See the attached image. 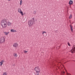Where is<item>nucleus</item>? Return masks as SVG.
Segmentation results:
<instances>
[{
    "label": "nucleus",
    "mask_w": 75,
    "mask_h": 75,
    "mask_svg": "<svg viewBox=\"0 0 75 75\" xmlns=\"http://www.w3.org/2000/svg\"><path fill=\"white\" fill-rule=\"evenodd\" d=\"M14 56H15V57H17V54H14Z\"/></svg>",
    "instance_id": "a211bd4d"
},
{
    "label": "nucleus",
    "mask_w": 75,
    "mask_h": 75,
    "mask_svg": "<svg viewBox=\"0 0 75 75\" xmlns=\"http://www.w3.org/2000/svg\"><path fill=\"white\" fill-rule=\"evenodd\" d=\"M4 62V61L2 60L1 62H0V66H1L3 65V63Z\"/></svg>",
    "instance_id": "f8f14e48"
},
{
    "label": "nucleus",
    "mask_w": 75,
    "mask_h": 75,
    "mask_svg": "<svg viewBox=\"0 0 75 75\" xmlns=\"http://www.w3.org/2000/svg\"><path fill=\"white\" fill-rule=\"evenodd\" d=\"M4 75H7V74H6V73H4L3 74Z\"/></svg>",
    "instance_id": "5701e85b"
},
{
    "label": "nucleus",
    "mask_w": 75,
    "mask_h": 75,
    "mask_svg": "<svg viewBox=\"0 0 75 75\" xmlns=\"http://www.w3.org/2000/svg\"><path fill=\"white\" fill-rule=\"evenodd\" d=\"M55 62H57L58 64H61V61H58L57 59L54 60L52 61L51 63H50V65L51 66L54 67V66H56V64H55Z\"/></svg>",
    "instance_id": "f03ea898"
},
{
    "label": "nucleus",
    "mask_w": 75,
    "mask_h": 75,
    "mask_svg": "<svg viewBox=\"0 0 75 75\" xmlns=\"http://www.w3.org/2000/svg\"><path fill=\"white\" fill-rule=\"evenodd\" d=\"M70 27V29L71 31L72 32H73V27H72V26L71 25H69Z\"/></svg>",
    "instance_id": "9d476101"
},
{
    "label": "nucleus",
    "mask_w": 75,
    "mask_h": 75,
    "mask_svg": "<svg viewBox=\"0 0 75 75\" xmlns=\"http://www.w3.org/2000/svg\"><path fill=\"white\" fill-rule=\"evenodd\" d=\"M71 53H75V45H73L72 48L70 51Z\"/></svg>",
    "instance_id": "423d86ee"
},
{
    "label": "nucleus",
    "mask_w": 75,
    "mask_h": 75,
    "mask_svg": "<svg viewBox=\"0 0 75 75\" xmlns=\"http://www.w3.org/2000/svg\"><path fill=\"white\" fill-rule=\"evenodd\" d=\"M23 3V1L22 0H21L20 1V5L21 6L22 4V3Z\"/></svg>",
    "instance_id": "dca6fc26"
},
{
    "label": "nucleus",
    "mask_w": 75,
    "mask_h": 75,
    "mask_svg": "<svg viewBox=\"0 0 75 75\" xmlns=\"http://www.w3.org/2000/svg\"><path fill=\"white\" fill-rule=\"evenodd\" d=\"M36 11H34V12H33V14H36Z\"/></svg>",
    "instance_id": "6ab92c4d"
},
{
    "label": "nucleus",
    "mask_w": 75,
    "mask_h": 75,
    "mask_svg": "<svg viewBox=\"0 0 75 75\" xmlns=\"http://www.w3.org/2000/svg\"><path fill=\"white\" fill-rule=\"evenodd\" d=\"M5 41V38L4 37H2L0 39V43H3Z\"/></svg>",
    "instance_id": "39448f33"
},
{
    "label": "nucleus",
    "mask_w": 75,
    "mask_h": 75,
    "mask_svg": "<svg viewBox=\"0 0 75 75\" xmlns=\"http://www.w3.org/2000/svg\"><path fill=\"white\" fill-rule=\"evenodd\" d=\"M11 32H17V31H16L15 30H13V29H11Z\"/></svg>",
    "instance_id": "4468645a"
},
{
    "label": "nucleus",
    "mask_w": 75,
    "mask_h": 75,
    "mask_svg": "<svg viewBox=\"0 0 75 75\" xmlns=\"http://www.w3.org/2000/svg\"><path fill=\"white\" fill-rule=\"evenodd\" d=\"M7 20L3 19L1 22V25L3 28H5L7 27Z\"/></svg>",
    "instance_id": "f257e3e1"
},
{
    "label": "nucleus",
    "mask_w": 75,
    "mask_h": 75,
    "mask_svg": "<svg viewBox=\"0 0 75 75\" xmlns=\"http://www.w3.org/2000/svg\"><path fill=\"white\" fill-rule=\"evenodd\" d=\"M24 53L25 54H26V53H27V52H28V51H24Z\"/></svg>",
    "instance_id": "aec40b11"
},
{
    "label": "nucleus",
    "mask_w": 75,
    "mask_h": 75,
    "mask_svg": "<svg viewBox=\"0 0 75 75\" xmlns=\"http://www.w3.org/2000/svg\"><path fill=\"white\" fill-rule=\"evenodd\" d=\"M18 12H19V13H20L21 14V15L22 16H24L23 12V11H21V9H19V10H18Z\"/></svg>",
    "instance_id": "0eeeda50"
},
{
    "label": "nucleus",
    "mask_w": 75,
    "mask_h": 75,
    "mask_svg": "<svg viewBox=\"0 0 75 75\" xmlns=\"http://www.w3.org/2000/svg\"><path fill=\"white\" fill-rule=\"evenodd\" d=\"M68 45L69 46H71V45H70V44L69 43V42H68Z\"/></svg>",
    "instance_id": "412c9836"
},
{
    "label": "nucleus",
    "mask_w": 75,
    "mask_h": 75,
    "mask_svg": "<svg viewBox=\"0 0 75 75\" xmlns=\"http://www.w3.org/2000/svg\"><path fill=\"white\" fill-rule=\"evenodd\" d=\"M58 65V64H57V65Z\"/></svg>",
    "instance_id": "bb28decb"
},
{
    "label": "nucleus",
    "mask_w": 75,
    "mask_h": 75,
    "mask_svg": "<svg viewBox=\"0 0 75 75\" xmlns=\"http://www.w3.org/2000/svg\"><path fill=\"white\" fill-rule=\"evenodd\" d=\"M63 74H65V72H63Z\"/></svg>",
    "instance_id": "393cba45"
},
{
    "label": "nucleus",
    "mask_w": 75,
    "mask_h": 75,
    "mask_svg": "<svg viewBox=\"0 0 75 75\" xmlns=\"http://www.w3.org/2000/svg\"><path fill=\"white\" fill-rule=\"evenodd\" d=\"M47 33L46 32H45V31H43L42 34L43 36H47Z\"/></svg>",
    "instance_id": "6e6552de"
},
{
    "label": "nucleus",
    "mask_w": 75,
    "mask_h": 75,
    "mask_svg": "<svg viewBox=\"0 0 75 75\" xmlns=\"http://www.w3.org/2000/svg\"><path fill=\"white\" fill-rule=\"evenodd\" d=\"M35 24V21H34V18H33L31 19L28 21V24L29 27H31L33 25V24Z\"/></svg>",
    "instance_id": "7ed1b4c3"
},
{
    "label": "nucleus",
    "mask_w": 75,
    "mask_h": 75,
    "mask_svg": "<svg viewBox=\"0 0 75 75\" xmlns=\"http://www.w3.org/2000/svg\"><path fill=\"white\" fill-rule=\"evenodd\" d=\"M60 47H61V46H59V48H60Z\"/></svg>",
    "instance_id": "b1692460"
},
{
    "label": "nucleus",
    "mask_w": 75,
    "mask_h": 75,
    "mask_svg": "<svg viewBox=\"0 0 75 75\" xmlns=\"http://www.w3.org/2000/svg\"><path fill=\"white\" fill-rule=\"evenodd\" d=\"M69 4L70 5L72 4H73V1L72 0H70L69 1Z\"/></svg>",
    "instance_id": "ddd939ff"
},
{
    "label": "nucleus",
    "mask_w": 75,
    "mask_h": 75,
    "mask_svg": "<svg viewBox=\"0 0 75 75\" xmlns=\"http://www.w3.org/2000/svg\"><path fill=\"white\" fill-rule=\"evenodd\" d=\"M8 1H10L11 0H8Z\"/></svg>",
    "instance_id": "a878e982"
},
{
    "label": "nucleus",
    "mask_w": 75,
    "mask_h": 75,
    "mask_svg": "<svg viewBox=\"0 0 75 75\" xmlns=\"http://www.w3.org/2000/svg\"><path fill=\"white\" fill-rule=\"evenodd\" d=\"M4 33L5 34V35H7L8 34H9V32H8L7 33L6 32H4Z\"/></svg>",
    "instance_id": "2eb2a0df"
},
{
    "label": "nucleus",
    "mask_w": 75,
    "mask_h": 75,
    "mask_svg": "<svg viewBox=\"0 0 75 75\" xmlns=\"http://www.w3.org/2000/svg\"><path fill=\"white\" fill-rule=\"evenodd\" d=\"M13 46L15 48H17V47H18V44L17 43H15L13 45Z\"/></svg>",
    "instance_id": "1a4fd4ad"
},
{
    "label": "nucleus",
    "mask_w": 75,
    "mask_h": 75,
    "mask_svg": "<svg viewBox=\"0 0 75 75\" xmlns=\"http://www.w3.org/2000/svg\"><path fill=\"white\" fill-rule=\"evenodd\" d=\"M58 30L55 31V33H58Z\"/></svg>",
    "instance_id": "4be33fe9"
},
{
    "label": "nucleus",
    "mask_w": 75,
    "mask_h": 75,
    "mask_svg": "<svg viewBox=\"0 0 75 75\" xmlns=\"http://www.w3.org/2000/svg\"><path fill=\"white\" fill-rule=\"evenodd\" d=\"M72 14H71L69 17V19L70 18H72Z\"/></svg>",
    "instance_id": "f3484780"
},
{
    "label": "nucleus",
    "mask_w": 75,
    "mask_h": 75,
    "mask_svg": "<svg viewBox=\"0 0 75 75\" xmlns=\"http://www.w3.org/2000/svg\"><path fill=\"white\" fill-rule=\"evenodd\" d=\"M35 70L36 71V74L35 75H39V74L40 73V69L39 67H35Z\"/></svg>",
    "instance_id": "20e7f679"
},
{
    "label": "nucleus",
    "mask_w": 75,
    "mask_h": 75,
    "mask_svg": "<svg viewBox=\"0 0 75 75\" xmlns=\"http://www.w3.org/2000/svg\"><path fill=\"white\" fill-rule=\"evenodd\" d=\"M7 24L8 26H9V25H11V23L8 21L7 22Z\"/></svg>",
    "instance_id": "9b49d317"
}]
</instances>
